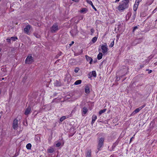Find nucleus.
Returning a JSON list of instances; mask_svg holds the SVG:
<instances>
[{
    "label": "nucleus",
    "mask_w": 157,
    "mask_h": 157,
    "mask_svg": "<svg viewBox=\"0 0 157 157\" xmlns=\"http://www.w3.org/2000/svg\"><path fill=\"white\" fill-rule=\"evenodd\" d=\"M136 17V13L135 12L133 16V19L132 20V22L134 21Z\"/></svg>",
    "instance_id": "nucleus-30"
},
{
    "label": "nucleus",
    "mask_w": 157,
    "mask_h": 157,
    "mask_svg": "<svg viewBox=\"0 0 157 157\" xmlns=\"http://www.w3.org/2000/svg\"><path fill=\"white\" fill-rule=\"evenodd\" d=\"M157 10V7L153 11V12H155V11H156V10Z\"/></svg>",
    "instance_id": "nucleus-44"
},
{
    "label": "nucleus",
    "mask_w": 157,
    "mask_h": 157,
    "mask_svg": "<svg viewBox=\"0 0 157 157\" xmlns=\"http://www.w3.org/2000/svg\"><path fill=\"white\" fill-rule=\"evenodd\" d=\"M6 41L7 42H8V43H10V41H11V40H10V38H7L6 39Z\"/></svg>",
    "instance_id": "nucleus-36"
},
{
    "label": "nucleus",
    "mask_w": 157,
    "mask_h": 157,
    "mask_svg": "<svg viewBox=\"0 0 157 157\" xmlns=\"http://www.w3.org/2000/svg\"><path fill=\"white\" fill-rule=\"evenodd\" d=\"M62 52H60L57 55L56 57L57 58H58V57L60 56L61 55Z\"/></svg>",
    "instance_id": "nucleus-37"
},
{
    "label": "nucleus",
    "mask_w": 157,
    "mask_h": 157,
    "mask_svg": "<svg viewBox=\"0 0 157 157\" xmlns=\"http://www.w3.org/2000/svg\"><path fill=\"white\" fill-rule=\"evenodd\" d=\"M1 91H0V94H1Z\"/></svg>",
    "instance_id": "nucleus-52"
},
{
    "label": "nucleus",
    "mask_w": 157,
    "mask_h": 157,
    "mask_svg": "<svg viewBox=\"0 0 157 157\" xmlns=\"http://www.w3.org/2000/svg\"><path fill=\"white\" fill-rule=\"evenodd\" d=\"M54 151V148H51L50 149L48 150V152L49 153H52Z\"/></svg>",
    "instance_id": "nucleus-20"
},
{
    "label": "nucleus",
    "mask_w": 157,
    "mask_h": 157,
    "mask_svg": "<svg viewBox=\"0 0 157 157\" xmlns=\"http://www.w3.org/2000/svg\"><path fill=\"white\" fill-rule=\"evenodd\" d=\"M79 69L78 67H76L75 69V73H77L79 71Z\"/></svg>",
    "instance_id": "nucleus-33"
},
{
    "label": "nucleus",
    "mask_w": 157,
    "mask_h": 157,
    "mask_svg": "<svg viewBox=\"0 0 157 157\" xmlns=\"http://www.w3.org/2000/svg\"><path fill=\"white\" fill-rule=\"evenodd\" d=\"M82 82L81 80H78L76 81L75 82L74 84L75 85H77L80 84Z\"/></svg>",
    "instance_id": "nucleus-24"
},
{
    "label": "nucleus",
    "mask_w": 157,
    "mask_h": 157,
    "mask_svg": "<svg viewBox=\"0 0 157 157\" xmlns=\"http://www.w3.org/2000/svg\"><path fill=\"white\" fill-rule=\"evenodd\" d=\"M132 138H131V139H130V142H131V140H132Z\"/></svg>",
    "instance_id": "nucleus-48"
},
{
    "label": "nucleus",
    "mask_w": 157,
    "mask_h": 157,
    "mask_svg": "<svg viewBox=\"0 0 157 157\" xmlns=\"http://www.w3.org/2000/svg\"><path fill=\"white\" fill-rule=\"evenodd\" d=\"M33 60V58L31 56H28L25 60V63L28 64L31 63Z\"/></svg>",
    "instance_id": "nucleus-6"
},
{
    "label": "nucleus",
    "mask_w": 157,
    "mask_h": 157,
    "mask_svg": "<svg viewBox=\"0 0 157 157\" xmlns=\"http://www.w3.org/2000/svg\"><path fill=\"white\" fill-rule=\"evenodd\" d=\"M13 129H16L18 126V121L16 119H15L13 120Z\"/></svg>",
    "instance_id": "nucleus-8"
},
{
    "label": "nucleus",
    "mask_w": 157,
    "mask_h": 157,
    "mask_svg": "<svg viewBox=\"0 0 157 157\" xmlns=\"http://www.w3.org/2000/svg\"><path fill=\"white\" fill-rule=\"evenodd\" d=\"M21 1V0H20V1Z\"/></svg>",
    "instance_id": "nucleus-54"
},
{
    "label": "nucleus",
    "mask_w": 157,
    "mask_h": 157,
    "mask_svg": "<svg viewBox=\"0 0 157 157\" xmlns=\"http://www.w3.org/2000/svg\"><path fill=\"white\" fill-rule=\"evenodd\" d=\"M87 111V109L86 107H84L83 108L82 112L84 114H86Z\"/></svg>",
    "instance_id": "nucleus-21"
},
{
    "label": "nucleus",
    "mask_w": 157,
    "mask_h": 157,
    "mask_svg": "<svg viewBox=\"0 0 157 157\" xmlns=\"http://www.w3.org/2000/svg\"><path fill=\"white\" fill-rule=\"evenodd\" d=\"M106 110V109H104L103 110H100L99 112V114L100 115H101L102 113H105Z\"/></svg>",
    "instance_id": "nucleus-22"
},
{
    "label": "nucleus",
    "mask_w": 157,
    "mask_h": 157,
    "mask_svg": "<svg viewBox=\"0 0 157 157\" xmlns=\"http://www.w3.org/2000/svg\"><path fill=\"white\" fill-rule=\"evenodd\" d=\"M58 81H56V86H60V85H59V84H57V83H58Z\"/></svg>",
    "instance_id": "nucleus-40"
},
{
    "label": "nucleus",
    "mask_w": 157,
    "mask_h": 157,
    "mask_svg": "<svg viewBox=\"0 0 157 157\" xmlns=\"http://www.w3.org/2000/svg\"><path fill=\"white\" fill-rule=\"evenodd\" d=\"M87 2L89 4L91 5L93 9H94L95 11H96L97 10L96 9L93 5L92 2L91 1L87 0Z\"/></svg>",
    "instance_id": "nucleus-16"
},
{
    "label": "nucleus",
    "mask_w": 157,
    "mask_h": 157,
    "mask_svg": "<svg viewBox=\"0 0 157 157\" xmlns=\"http://www.w3.org/2000/svg\"><path fill=\"white\" fill-rule=\"evenodd\" d=\"M4 79V78H2V80H3Z\"/></svg>",
    "instance_id": "nucleus-47"
},
{
    "label": "nucleus",
    "mask_w": 157,
    "mask_h": 157,
    "mask_svg": "<svg viewBox=\"0 0 157 157\" xmlns=\"http://www.w3.org/2000/svg\"><path fill=\"white\" fill-rule=\"evenodd\" d=\"M56 95V93H55V95Z\"/></svg>",
    "instance_id": "nucleus-53"
},
{
    "label": "nucleus",
    "mask_w": 157,
    "mask_h": 157,
    "mask_svg": "<svg viewBox=\"0 0 157 157\" xmlns=\"http://www.w3.org/2000/svg\"><path fill=\"white\" fill-rule=\"evenodd\" d=\"M31 110V108L29 106L28 107H27L26 109H25V115H27L29 114Z\"/></svg>",
    "instance_id": "nucleus-11"
},
{
    "label": "nucleus",
    "mask_w": 157,
    "mask_h": 157,
    "mask_svg": "<svg viewBox=\"0 0 157 157\" xmlns=\"http://www.w3.org/2000/svg\"><path fill=\"white\" fill-rule=\"evenodd\" d=\"M101 47L102 50V52L103 53V54L105 55L106 54L108 49L106 44L105 43L104 45H101Z\"/></svg>",
    "instance_id": "nucleus-3"
},
{
    "label": "nucleus",
    "mask_w": 157,
    "mask_h": 157,
    "mask_svg": "<svg viewBox=\"0 0 157 157\" xmlns=\"http://www.w3.org/2000/svg\"><path fill=\"white\" fill-rule=\"evenodd\" d=\"M86 58L87 61H89V63L90 64H91L93 61V59L92 58L87 55L86 56Z\"/></svg>",
    "instance_id": "nucleus-14"
},
{
    "label": "nucleus",
    "mask_w": 157,
    "mask_h": 157,
    "mask_svg": "<svg viewBox=\"0 0 157 157\" xmlns=\"http://www.w3.org/2000/svg\"><path fill=\"white\" fill-rule=\"evenodd\" d=\"M140 39H143V37H142Z\"/></svg>",
    "instance_id": "nucleus-51"
},
{
    "label": "nucleus",
    "mask_w": 157,
    "mask_h": 157,
    "mask_svg": "<svg viewBox=\"0 0 157 157\" xmlns=\"http://www.w3.org/2000/svg\"><path fill=\"white\" fill-rule=\"evenodd\" d=\"M131 13H128L127 14L126 16V20H128L129 19V18L131 16Z\"/></svg>",
    "instance_id": "nucleus-25"
},
{
    "label": "nucleus",
    "mask_w": 157,
    "mask_h": 157,
    "mask_svg": "<svg viewBox=\"0 0 157 157\" xmlns=\"http://www.w3.org/2000/svg\"><path fill=\"white\" fill-rule=\"evenodd\" d=\"M85 92L86 94H88L90 92V88L88 86H86L85 87Z\"/></svg>",
    "instance_id": "nucleus-17"
},
{
    "label": "nucleus",
    "mask_w": 157,
    "mask_h": 157,
    "mask_svg": "<svg viewBox=\"0 0 157 157\" xmlns=\"http://www.w3.org/2000/svg\"><path fill=\"white\" fill-rule=\"evenodd\" d=\"M74 42L73 41L71 42V43L69 44V45L71 46L74 43Z\"/></svg>",
    "instance_id": "nucleus-39"
},
{
    "label": "nucleus",
    "mask_w": 157,
    "mask_h": 157,
    "mask_svg": "<svg viewBox=\"0 0 157 157\" xmlns=\"http://www.w3.org/2000/svg\"><path fill=\"white\" fill-rule=\"evenodd\" d=\"M103 54L102 53L100 52L98 54L97 56V58L98 60L101 59L102 57Z\"/></svg>",
    "instance_id": "nucleus-18"
},
{
    "label": "nucleus",
    "mask_w": 157,
    "mask_h": 157,
    "mask_svg": "<svg viewBox=\"0 0 157 157\" xmlns=\"http://www.w3.org/2000/svg\"><path fill=\"white\" fill-rule=\"evenodd\" d=\"M32 145L31 144L29 143L26 145V147L28 149H30L31 148Z\"/></svg>",
    "instance_id": "nucleus-23"
},
{
    "label": "nucleus",
    "mask_w": 157,
    "mask_h": 157,
    "mask_svg": "<svg viewBox=\"0 0 157 157\" xmlns=\"http://www.w3.org/2000/svg\"><path fill=\"white\" fill-rule=\"evenodd\" d=\"M96 76V73L95 71H93L90 73L89 74V78H91L92 77H95Z\"/></svg>",
    "instance_id": "nucleus-9"
},
{
    "label": "nucleus",
    "mask_w": 157,
    "mask_h": 157,
    "mask_svg": "<svg viewBox=\"0 0 157 157\" xmlns=\"http://www.w3.org/2000/svg\"><path fill=\"white\" fill-rule=\"evenodd\" d=\"M61 143L58 142L56 144V147H59L60 145H61Z\"/></svg>",
    "instance_id": "nucleus-31"
},
{
    "label": "nucleus",
    "mask_w": 157,
    "mask_h": 157,
    "mask_svg": "<svg viewBox=\"0 0 157 157\" xmlns=\"http://www.w3.org/2000/svg\"><path fill=\"white\" fill-rule=\"evenodd\" d=\"M2 78H0V81H2Z\"/></svg>",
    "instance_id": "nucleus-49"
},
{
    "label": "nucleus",
    "mask_w": 157,
    "mask_h": 157,
    "mask_svg": "<svg viewBox=\"0 0 157 157\" xmlns=\"http://www.w3.org/2000/svg\"><path fill=\"white\" fill-rule=\"evenodd\" d=\"M10 40L12 41H15L17 39V37H12L10 38Z\"/></svg>",
    "instance_id": "nucleus-27"
},
{
    "label": "nucleus",
    "mask_w": 157,
    "mask_h": 157,
    "mask_svg": "<svg viewBox=\"0 0 157 157\" xmlns=\"http://www.w3.org/2000/svg\"><path fill=\"white\" fill-rule=\"evenodd\" d=\"M78 31L77 28H75L70 32L71 36L73 37L75 36L78 33Z\"/></svg>",
    "instance_id": "nucleus-5"
},
{
    "label": "nucleus",
    "mask_w": 157,
    "mask_h": 157,
    "mask_svg": "<svg viewBox=\"0 0 157 157\" xmlns=\"http://www.w3.org/2000/svg\"><path fill=\"white\" fill-rule=\"evenodd\" d=\"M31 26L29 25H27L26 26V27L24 29V31L25 33L28 34L29 30L30 29Z\"/></svg>",
    "instance_id": "nucleus-10"
},
{
    "label": "nucleus",
    "mask_w": 157,
    "mask_h": 157,
    "mask_svg": "<svg viewBox=\"0 0 157 157\" xmlns=\"http://www.w3.org/2000/svg\"><path fill=\"white\" fill-rule=\"evenodd\" d=\"M91 153L90 150L87 149L86 153V157H91Z\"/></svg>",
    "instance_id": "nucleus-12"
},
{
    "label": "nucleus",
    "mask_w": 157,
    "mask_h": 157,
    "mask_svg": "<svg viewBox=\"0 0 157 157\" xmlns=\"http://www.w3.org/2000/svg\"><path fill=\"white\" fill-rule=\"evenodd\" d=\"M138 28L137 26H136L133 27V32H134L136 29H137Z\"/></svg>",
    "instance_id": "nucleus-34"
},
{
    "label": "nucleus",
    "mask_w": 157,
    "mask_h": 157,
    "mask_svg": "<svg viewBox=\"0 0 157 157\" xmlns=\"http://www.w3.org/2000/svg\"><path fill=\"white\" fill-rule=\"evenodd\" d=\"M34 35L37 38H40V35L36 33H33Z\"/></svg>",
    "instance_id": "nucleus-28"
},
{
    "label": "nucleus",
    "mask_w": 157,
    "mask_h": 157,
    "mask_svg": "<svg viewBox=\"0 0 157 157\" xmlns=\"http://www.w3.org/2000/svg\"><path fill=\"white\" fill-rule=\"evenodd\" d=\"M88 11L87 9L86 8H82L80 10V12L81 13H86Z\"/></svg>",
    "instance_id": "nucleus-19"
},
{
    "label": "nucleus",
    "mask_w": 157,
    "mask_h": 157,
    "mask_svg": "<svg viewBox=\"0 0 157 157\" xmlns=\"http://www.w3.org/2000/svg\"><path fill=\"white\" fill-rule=\"evenodd\" d=\"M119 1V0H116L115 1V2H118Z\"/></svg>",
    "instance_id": "nucleus-46"
},
{
    "label": "nucleus",
    "mask_w": 157,
    "mask_h": 157,
    "mask_svg": "<svg viewBox=\"0 0 157 157\" xmlns=\"http://www.w3.org/2000/svg\"><path fill=\"white\" fill-rule=\"evenodd\" d=\"M129 2V0H124L123 1L122 3L121 4L118 6V10L121 11L127 8L128 6Z\"/></svg>",
    "instance_id": "nucleus-1"
},
{
    "label": "nucleus",
    "mask_w": 157,
    "mask_h": 157,
    "mask_svg": "<svg viewBox=\"0 0 157 157\" xmlns=\"http://www.w3.org/2000/svg\"><path fill=\"white\" fill-rule=\"evenodd\" d=\"M72 0L75 2H77L79 1V0Z\"/></svg>",
    "instance_id": "nucleus-41"
},
{
    "label": "nucleus",
    "mask_w": 157,
    "mask_h": 157,
    "mask_svg": "<svg viewBox=\"0 0 157 157\" xmlns=\"http://www.w3.org/2000/svg\"><path fill=\"white\" fill-rule=\"evenodd\" d=\"M145 105H146L145 104H144V105L141 106L139 108L136 109L134 111L132 112L131 115H134L135 114L138 113L140 110H141L142 109L144 108L145 106Z\"/></svg>",
    "instance_id": "nucleus-7"
},
{
    "label": "nucleus",
    "mask_w": 157,
    "mask_h": 157,
    "mask_svg": "<svg viewBox=\"0 0 157 157\" xmlns=\"http://www.w3.org/2000/svg\"><path fill=\"white\" fill-rule=\"evenodd\" d=\"M59 29L58 24L55 23L50 28V31L52 33H55Z\"/></svg>",
    "instance_id": "nucleus-2"
},
{
    "label": "nucleus",
    "mask_w": 157,
    "mask_h": 157,
    "mask_svg": "<svg viewBox=\"0 0 157 157\" xmlns=\"http://www.w3.org/2000/svg\"><path fill=\"white\" fill-rule=\"evenodd\" d=\"M1 51V49L0 48V52Z\"/></svg>",
    "instance_id": "nucleus-50"
},
{
    "label": "nucleus",
    "mask_w": 157,
    "mask_h": 157,
    "mask_svg": "<svg viewBox=\"0 0 157 157\" xmlns=\"http://www.w3.org/2000/svg\"><path fill=\"white\" fill-rule=\"evenodd\" d=\"M144 66L143 65H140V67L141 68H142V67H144Z\"/></svg>",
    "instance_id": "nucleus-42"
},
{
    "label": "nucleus",
    "mask_w": 157,
    "mask_h": 157,
    "mask_svg": "<svg viewBox=\"0 0 157 157\" xmlns=\"http://www.w3.org/2000/svg\"><path fill=\"white\" fill-rule=\"evenodd\" d=\"M114 41H112L110 44V45L109 46V47L110 48L113 47L114 45Z\"/></svg>",
    "instance_id": "nucleus-32"
},
{
    "label": "nucleus",
    "mask_w": 157,
    "mask_h": 157,
    "mask_svg": "<svg viewBox=\"0 0 157 157\" xmlns=\"http://www.w3.org/2000/svg\"><path fill=\"white\" fill-rule=\"evenodd\" d=\"M66 119V117L65 116H63L60 119V121L61 122L63 121H64V120H65Z\"/></svg>",
    "instance_id": "nucleus-29"
},
{
    "label": "nucleus",
    "mask_w": 157,
    "mask_h": 157,
    "mask_svg": "<svg viewBox=\"0 0 157 157\" xmlns=\"http://www.w3.org/2000/svg\"><path fill=\"white\" fill-rule=\"evenodd\" d=\"M97 37L96 36H95L92 38L91 40L93 43H94L96 42V41L97 40Z\"/></svg>",
    "instance_id": "nucleus-26"
},
{
    "label": "nucleus",
    "mask_w": 157,
    "mask_h": 157,
    "mask_svg": "<svg viewBox=\"0 0 157 157\" xmlns=\"http://www.w3.org/2000/svg\"><path fill=\"white\" fill-rule=\"evenodd\" d=\"M140 2L138 1H136L135 3L134 6L133 10L135 11L136 10Z\"/></svg>",
    "instance_id": "nucleus-13"
},
{
    "label": "nucleus",
    "mask_w": 157,
    "mask_h": 157,
    "mask_svg": "<svg viewBox=\"0 0 157 157\" xmlns=\"http://www.w3.org/2000/svg\"><path fill=\"white\" fill-rule=\"evenodd\" d=\"M97 119V116L94 115H93L92 117V120L91 121V124H93L95 120Z\"/></svg>",
    "instance_id": "nucleus-15"
},
{
    "label": "nucleus",
    "mask_w": 157,
    "mask_h": 157,
    "mask_svg": "<svg viewBox=\"0 0 157 157\" xmlns=\"http://www.w3.org/2000/svg\"><path fill=\"white\" fill-rule=\"evenodd\" d=\"M146 71H148V73L150 74L151 73L152 71L151 70H146Z\"/></svg>",
    "instance_id": "nucleus-38"
},
{
    "label": "nucleus",
    "mask_w": 157,
    "mask_h": 157,
    "mask_svg": "<svg viewBox=\"0 0 157 157\" xmlns=\"http://www.w3.org/2000/svg\"><path fill=\"white\" fill-rule=\"evenodd\" d=\"M90 32H91V35H92L94 32V30L93 29H92L90 30Z\"/></svg>",
    "instance_id": "nucleus-35"
},
{
    "label": "nucleus",
    "mask_w": 157,
    "mask_h": 157,
    "mask_svg": "<svg viewBox=\"0 0 157 157\" xmlns=\"http://www.w3.org/2000/svg\"><path fill=\"white\" fill-rule=\"evenodd\" d=\"M157 10V7L153 11V12H155V11H156V10Z\"/></svg>",
    "instance_id": "nucleus-45"
},
{
    "label": "nucleus",
    "mask_w": 157,
    "mask_h": 157,
    "mask_svg": "<svg viewBox=\"0 0 157 157\" xmlns=\"http://www.w3.org/2000/svg\"><path fill=\"white\" fill-rule=\"evenodd\" d=\"M142 0H136V1H138L139 2H140Z\"/></svg>",
    "instance_id": "nucleus-43"
},
{
    "label": "nucleus",
    "mask_w": 157,
    "mask_h": 157,
    "mask_svg": "<svg viewBox=\"0 0 157 157\" xmlns=\"http://www.w3.org/2000/svg\"><path fill=\"white\" fill-rule=\"evenodd\" d=\"M104 141V138H100L99 140L98 146V149L99 151L100 148L103 146Z\"/></svg>",
    "instance_id": "nucleus-4"
}]
</instances>
